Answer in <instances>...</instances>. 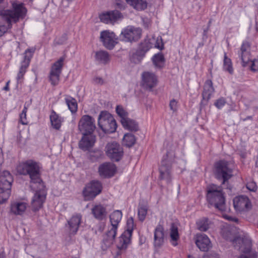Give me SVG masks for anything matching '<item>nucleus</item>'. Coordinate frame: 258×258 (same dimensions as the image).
Returning <instances> with one entry per match:
<instances>
[{"instance_id":"1","label":"nucleus","mask_w":258,"mask_h":258,"mask_svg":"<svg viewBox=\"0 0 258 258\" xmlns=\"http://www.w3.org/2000/svg\"><path fill=\"white\" fill-rule=\"evenodd\" d=\"M40 170L41 167L39 163L33 160H28L20 164L17 167V171L20 174L29 175L30 187L32 188H35L36 185H38L39 189L44 187V184L41 178Z\"/></svg>"},{"instance_id":"2","label":"nucleus","mask_w":258,"mask_h":258,"mask_svg":"<svg viewBox=\"0 0 258 258\" xmlns=\"http://www.w3.org/2000/svg\"><path fill=\"white\" fill-rule=\"evenodd\" d=\"M12 10H2L0 11V16L8 25H11L12 22L16 23L20 19H23L26 15L27 9L22 3H13Z\"/></svg>"},{"instance_id":"3","label":"nucleus","mask_w":258,"mask_h":258,"mask_svg":"<svg viewBox=\"0 0 258 258\" xmlns=\"http://www.w3.org/2000/svg\"><path fill=\"white\" fill-rule=\"evenodd\" d=\"M207 199L208 202L221 211L225 210V199L221 186L212 184L207 187Z\"/></svg>"},{"instance_id":"4","label":"nucleus","mask_w":258,"mask_h":258,"mask_svg":"<svg viewBox=\"0 0 258 258\" xmlns=\"http://www.w3.org/2000/svg\"><path fill=\"white\" fill-rule=\"evenodd\" d=\"M98 123L100 128L105 133H112L117 128L115 120L107 111H101L98 116Z\"/></svg>"},{"instance_id":"5","label":"nucleus","mask_w":258,"mask_h":258,"mask_svg":"<svg viewBox=\"0 0 258 258\" xmlns=\"http://www.w3.org/2000/svg\"><path fill=\"white\" fill-rule=\"evenodd\" d=\"M13 179L12 175L7 170L0 171V198L8 200L10 196L12 182Z\"/></svg>"},{"instance_id":"6","label":"nucleus","mask_w":258,"mask_h":258,"mask_svg":"<svg viewBox=\"0 0 258 258\" xmlns=\"http://www.w3.org/2000/svg\"><path fill=\"white\" fill-rule=\"evenodd\" d=\"M215 175L218 179H223L222 184H224L232 176V170L228 162L225 160H220L215 164Z\"/></svg>"},{"instance_id":"7","label":"nucleus","mask_w":258,"mask_h":258,"mask_svg":"<svg viewBox=\"0 0 258 258\" xmlns=\"http://www.w3.org/2000/svg\"><path fill=\"white\" fill-rule=\"evenodd\" d=\"M127 229L119 237L117 247L119 250H125L131 242V238L134 227V219L132 217L127 221Z\"/></svg>"},{"instance_id":"8","label":"nucleus","mask_w":258,"mask_h":258,"mask_svg":"<svg viewBox=\"0 0 258 258\" xmlns=\"http://www.w3.org/2000/svg\"><path fill=\"white\" fill-rule=\"evenodd\" d=\"M79 131L83 135H93L96 128L94 119L89 115H84L78 123Z\"/></svg>"},{"instance_id":"9","label":"nucleus","mask_w":258,"mask_h":258,"mask_svg":"<svg viewBox=\"0 0 258 258\" xmlns=\"http://www.w3.org/2000/svg\"><path fill=\"white\" fill-rule=\"evenodd\" d=\"M63 61L64 58L61 57L51 67L48 78L51 84L53 86L57 85L59 83Z\"/></svg>"},{"instance_id":"10","label":"nucleus","mask_w":258,"mask_h":258,"mask_svg":"<svg viewBox=\"0 0 258 258\" xmlns=\"http://www.w3.org/2000/svg\"><path fill=\"white\" fill-rule=\"evenodd\" d=\"M102 189L101 183L98 181H92L88 183L83 190V193L86 200L94 199L99 194Z\"/></svg>"},{"instance_id":"11","label":"nucleus","mask_w":258,"mask_h":258,"mask_svg":"<svg viewBox=\"0 0 258 258\" xmlns=\"http://www.w3.org/2000/svg\"><path fill=\"white\" fill-rule=\"evenodd\" d=\"M168 154L163 156L159 168L160 179L165 180L167 183L171 181L170 169L172 161L168 159Z\"/></svg>"},{"instance_id":"12","label":"nucleus","mask_w":258,"mask_h":258,"mask_svg":"<svg viewBox=\"0 0 258 258\" xmlns=\"http://www.w3.org/2000/svg\"><path fill=\"white\" fill-rule=\"evenodd\" d=\"M35 187V188L33 189L36 190V193L31 201L32 209L33 211L39 210L42 207L46 199V194L44 190L45 186L42 189L38 188V185H36Z\"/></svg>"},{"instance_id":"13","label":"nucleus","mask_w":258,"mask_h":258,"mask_svg":"<svg viewBox=\"0 0 258 258\" xmlns=\"http://www.w3.org/2000/svg\"><path fill=\"white\" fill-rule=\"evenodd\" d=\"M142 35V30L139 28L128 26L121 32V36L125 41H138Z\"/></svg>"},{"instance_id":"14","label":"nucleus","mask_w":258,"mask_h":258,"mask_svg":"<svg viewBox=\"0 0 258 258\" xmlns=\"http://www.w3.org/2000/svg\"><path fill=\"white\" fill-rule=\"evenodd\" d=\"M107 155L112 160L118 161L122 156V149L120 145L116 142L108 143L106 146Z\"/></svg>"},{"instance_id":"15","label":"nucleus","mask_w":258,"mask_h":258,"mask_svg":"<svg viewBox=\"0 0 258 258\" xmlns=\"http://www.w3.org/2000/svg\"><path fill=\"white\" fill-rule=\"evenodd\" d=\"M100 21L106 24H113L123 18L122 14L117 10H113L103 13L99 15Z\"/></svg>"},{"instance_id":"16","label":"nucleus","mask_w":258,"mask_h":258,"mask_svg":"<svg viewBox=\"0 0 258 258\" xmlns=\"http://www.w3.org/2000/svg\"><path fill=\"white\" fill-rule=\"evenodd\" d=\"M142 85L146 89L151 90L158 83L157 76L149 72H144L142 75Z\"/></svg>"},{"instance_id":"17","label":"nucleus","mask_w":258,"mask_h":258,"mask_svg":"<svg viewBox=\"0 0 258 258\" xmlns=\"http://www.w3.org/2000/svg\"><path fill=\"white\" fill-rule=\"evenodd\" d=\"M233 205L235 210L239 212L248 210L251 206L248 198L245 196L235 197L233 199Z\"/></svg>"},{"instance_id":"18","label":"nucleus","mask_w":258,"mask_h":258,"mask_svg":"<svg viewBox=\"0 0 258 258\" xmlns=\"http://www.w3.org/2000/svg\"><path fill=\"white\" fill-rule=\"evenodd\" d=\"M100 38L105 47L109 49H112L117 43L115 34L109 31L101 32Z\"/></svg>"},{"instance_id":"19","label":"nucleus","mask_w":258,"mask_h":258,"mask_svg":"<svg viewBox=\"0 0 258 258\" xmlns=\"http://www.w3.org/2000/svg\"><path fill=\"white\" fill-rule=\"evenodd\" d=\"M238 242L240 243V242L242 243L239 247V250L244 253L243 254L241 255L238 258H256L257 255L256 253L251 252V243L249 240H246L244 241L241 239H237L233 241V243Z\"/></svg>"},{"instance_id":"20","label":"nucleus","mask_w":258,"mask_h":258,"mask_svg":"<svg viewBox=\"0 0 258 258\" xmlns=\"http://www.w3.org/2000/svg\"><path fill=\"white\" fill-rule=\"evenodd\" d=\"M195 243L197 247L203 251H208L212 246L210 239L205 234H197Z\"/></svg>"},{"instance_id":"21","label":"nucleus","mask_w":258,"mask_h":258,"mask_svg":"<svg viewBox=\"0 0 258 258\" xmlns=\"http://www.w3.org/2000/svg\"><path fill=\"white\" fill-rule=\"evenodd\" d=\"M82 220L80 214L74 215L68 221L66 227L68 228L70 235H75L77 233Z\"/></svg>"},{"instance_id":"22","label":"nucleus","mask_w":258,"mask_h":258,"mask_svg":"<svg viewBox=\"0 0 258 258\" xmlns=\"http://www.w3.org/2000/svg\"><path fill=\"white\" fill-rule=\"evenodd\" d=\"M116 168L114 164L106 162L100 165L98 168L99 175L103 177H110L114 175Z\"/></svg>"},{"instance_id":"23","label":"nucleus","mask_w":258,"mask_h":258,"mask_svg":"<svg viewBox=\"0 0 258 258\" xmlns=\"http://www.w3.org/2000/svg\"><path fill=\"white\" fill-rule=\"evenodd\" d=\"M117 228L111 225L109 227L103 240L102 244L103 249H106L112 244L116 235Z\"/></svg>"},{"instance_id":"24","label":"nucleus","mask_w":258,"mask_h":258,"mask_svg":"<svg viewBox=\"0 0 258 258\" xmlns=\"http://www.w3.org/2000/svg\"><path fill=\"white\" fill-rule=\"evenodd\" d=\"M95 142V136L93 135H83L79 143V148L87 151L92 148Z\"/></svg>"},{"instance_id":"25","label":"nucleus","mask_w":258,"mask_h":258,"mask_svg":"<svg viewBox=\"0 0 258 258\" xmlns=\"http://www.w3.org/2000/svg\"><path fill=\"white\" fill-rule=\"evenodd\" d=\"M250 45L248 42H244L241 45L239 56L241 57L243 66L245 67L250 60Z\"/></svg>"},{"instance_id":"26","label":"nucleus","mask_w":258,"mask_h":258,"mask_svg":"<svg viewBox=\"0 0 258 258\" xmlns=\"http://www.w3.org/2000/svg\"><path fill=\"white\" fill-rule=\"evenodd\" d=\"M164 232L163 226L158 225L155 228L154 235V244L155 247H159L164 243Z\"/></svg>"},{"instance_id":"27","label":"nucleus","mask_w":258,"mask_h":258,"mask_svg":"<svg viewBox=\"0 0 258 258\" xmlns=\"http://www.w3.org/2000/svg\"><path fill=\"white\" fill-rule=\"evenodd\" d=\"M91 212L94 218L99 220L105 219L107 215V211L105 207L101 204L94 206Z\"/></svg>"},{"instance_id":"28","label":"nucleus","mask_w":258,"mask_h":258,"mask_svg":"<svg viewBox=\"0 0 258 258\" xmlns=\"http://www.w3.org/2000/svg\"><path fill=\"white\" fill-rule=\"evenodd\" d=\"M214 91L215 89L213 87L212 81L211 80H207L204 84V90L202 93L203 101L207 103Z\"/></svg>"},{"instance_id":"29","label":"nucleus","mask_w":258,"mask_h":258,"mask_svg":"<svg viewBox=\"0 0 258 258\" xmlns=\"http://www.w3.org/2000/svg\"><path fill=\"white\" fill-rule=\"evenodd\" d=\"M27 204L25 202H15L11 205V211L15 215H22L26 211Z\"/></svg>"},{"instance_id":"30","label":"nucleus","mask_w":258,"mask_h":258,"mask_svg":"<svg viewBox=\"0 0 258 258\" xmlns=\"http://www.w3.org/2000/svg\"><path fill=\"white\" fill-rule=\"evenodd\" d=\"M50 120L53 128L59 130L61 125L62 119L54 110L51 112Z\"/></svg>"},{"instance_id":"31","label":"nucleus","mask_w":258,"mask_h":258,"mask_svg":"<svg viewBox=\"0 0 258 258\" xmlns=\"http://www.w3.org/2000/svg\"><path fill=\"white\" fill-rule=\"evenodd\" d=\"M126 2L138 11H142L147 7L146 0H125Z\"/></svg>"},{"instance_id":"32","label":"nucleus","mask_w":258,"mask_h":258,"mask_svg":"<svg viewBox=\"0 0 258 258\" xmlns=\"http://www.w3.org/2000/svg\"><path fill=\"white\" fill-rule=\"evenodd\" d=\"M170 242L172 245L175 246L178 244L177 240L179 239V234L177 226L172 223L170 228Z\"/></svg>"},{"instance_id":"33","label":"nucleus","mask_w":258,"mask_h":258,"mask_svg":"<svg viewBox=\"0 0 258 258\" xmlns=\"http://www.w3.org/2000/svg\"><path fill=\"white\" fill-rule=\"evenodd\" d=\"M121 124L126 129L131 131H137L139 129L138 123L135 121L130 118L123 119Z\"/></svg>"},{"instance_id":"34","label":"nucleus","mask_w":258,"mask_h":258,"mask_svg":"<svg viewBox=\"0 0 258 258\" xmlns=\"http://www.w3.org/2000/svg\"><path fill=\"white\" fill-rule=\"evenodd\" d=\"M122 218V213L119 210L114 211L110 215L111 225L118 227V225Z\"/></svg>"},{"instance_id":"35","label":"nucleus","mask_w":258,"mask_h":258,"mask_svg":"<svg viewBox=\"0 0 258 258\" xmlns=\"http://www.w3.org/2000/svg\"><path fill=\"white\" fill-rule=\"evenodd\" d=\"M95 59L100 63L105 64L109 61V55L106 51H99L96 52Z\"/></svg>"},{"instance_id":"36","label":"nucleus","mask_w":258,"mask_h":258,"mask_svg":"<svg viewBox=\"0 0 258 258\" xmlns=\"http://www.w3.org/2000/svg\"><path fill=\"white\" fill-rule=\"evenodd\" d=\"M65 102L71 112L76 113L78 110V104L76 100L70 96H67Z\"/></svg>"},{"instance_id":"37","label":"nucleus","mask_w":258,"mask_h":258,"mask_svg":"<svg viewBox=\"0 0 258 258\" xmlns=\"http://www.w3.org/2000/svg\"><path fill=\"white\" fill-rule=\"evenodd\" d=\"M153 64L156 68H162L165 64V58L162 53L155 54L152 57Z\"/></svg>"},{"instance_id":"38","label":"nucleus","mask_w":258,"mask_h":258,"mask_svg":"<svg viewBox=\"0 0 258 258\" xmlns=\"http://www.w3.org/2000/svg\"><path fill=\"white\" fill-rule=\"evenodd\" d=\"M233 231L232 228L226 225L222 228L221 234L225 239L231 241L234 238Z\"/></svg>"},{"instance_id":"39","label":"nucleus","mask_w":258,"mask_h":258,"mask_svg":"<svg viewBox=\"0 0 258 258\" xmlns=\"http://www.w3.org/2000/svg\"><path fill=\"white\" fill-rule=\"evenodd\" d=\"M210 221L206 218H202L197 222L198 229L201 231H206L210 227Z\"/></svg>"},{"instance_id":"40","label":"nucleus","mask_w":258,"mask_h":258,"mask_svg":"<svg viewBox=\"0 0 258 258\" xmlns=\"http://www.w3.org/2000/svg\"><path fill=\"white\" fill-rule=\"evenodd\" d=\"M148 206L146 204L140 203L138 208V217L140 221H143L147 215Z\"/></svg>"},{"instance_id":"41","label":"nucleus","mask_w":258,"mask_h":258,"mask_svg":"<svg viewBox=\"0 0 258 258\" xmlns=\"http://www.w3.org/2000/svg\"><path fill=\"white\" fill-rule=\"evenodd\" d=\"M223 69L225 71H227L230 74L233 73V69L232 63L230 58L227 56L226 53H224Z\"/></svg>"},{"instance_id":"42","label":"nucleus","mask_w":258,"mask_h":258,"mask_svg":"<svg viewBox=\"0 0 258 258\" xmlns=\"http://www.w3.org/2000/svg\"><path fill=\"white\" fill-rule=\"evenodd\" d=\"M136 140L135 136L129 133L125 134L123 137V141L128 147L133 146L136 143Z\"/></svg>"},{"instance_id":"43","label":"nucleus","mask_w":258,"mask_h":258,"mask_svg":"<svg viewBox=\"0 0 258 258\" xmlns=\"http://www.w3.org/2000/svg\"><path fill=\"white\" fill-rule=\"evenodd\" d=\"M35 48H29L26 50L24 53V60L22 62H27L28 64L29 65L31 59L35 52Z\"/></svg>"},{"instance_id":"44","label":"nucleus","mask_w":258,"mask_h":258,"mask_svg":"<svg viewBox=\"0 0 258 258\" xmlns=\"http://www.w3.org/2000/svg\"><path fill=\"white\" fill-rule=\"evenodd\" d=\"M116 111L117 114L120 117V122L122 123L123 119L128 118L127 116V113L123 109V108L120 106H117L116 108Z\"/></svg>"},{"instance_id":"45","label":"nucleus","mask_w":258,"mask_h":258,"mask_svg":"<svg viewBox=\"0 0 258 258\" xmlns=\"http://www.w3.org/2000/svg\"><path fill=\"white\" fill-rule=\"evenodd\" d=\"M28 66H29V64H28L27 62H22L21 66L20 68V70H19V73L18 74V76H17L18 80H20L23 78L24 75L25 74V73L26 72V69L28 67Z\"/></svg>"},{"instance_id":"46","label":"nucleus","mask_w":258,"mask_h":258,"mask_svg":"<svg viewBox=\"0 0 258 258\" xmlns=\"http://www.w3.org/2000/svg\"><path fill=\"white\" fill-rule=\"evenodd\" d=\"M27 107L25 105L23 110H22V112L20 114V119L19 121L24 125L27 124V115L26 113L27 111Z\"/></svg>"},{"instance_id":"47","label":"nucleus","mask_w":258,"mask_h":258,"mask_svg":"<svg viewBox=\"0 0 258 258\" xmlns=\"http://www.w3.org/2000/svg\"><path fill=\"white\" fill-rule=\"evenodd\" d=\"M151 47V46L149 42L147 41H145L140 43L138 48L146 53Z\"/></svg>"},{"instance_id":"48","label":"nucleus","mask_w":258,"mask_h":258,"mask_svg":"<svg viewBox=\"0 0 258 258\" xmlns=\"http://www.w3.org/2000/svg\"><path fill=\"white\" fill-rule=\"evenodd\" d=\"M226 103V99L223 97H221L215 101L214 105L218 109H221L225 105Z\"/></svg>"},{"instance_id":"49","label":"nucleus","mask_w":258,"mask_h":258,"mask_svg":"<svg viewBox=\"0 0 258 258\" xmlns=\"http://www.w3.org/2000/svg\"><path fill=\"white\" fill-rule=\"evenodd\" d=\"M169 107L173 112H176L178 109V101L174 99H172L169 103Z\"/></svg>"},{"instance_id":"50","label":"nucleus","mask_w":258,"mask_h":258,"mask_svg":"<svg viewBox=\"0 0 258 258\" xmlns=\"http://www.w3.org/2000/svg\"><path fill=\"white\" fill-rule=\"evenodd\" d=\"M142 59L143 58L140 57V56L136 52L134 53L131 56V60L135 63H140Z\"/></svg>"},{"instance_id":"51","label":"nucleus","mask_w":258,"mask_h":258,"mask_svg":"<svg viewBox=\"0 0 258 258\" xmlns=\"http://www.w3.org/2000/svg\"><path fill=\"white\" fill-rule=\"evenodd\" d=\"M142 59L143 58L140 57V56L136 52L134 53L131 56V60L135 63H140Z\"/></svg>"},{"instance_id":"52","label":"nucleus","mask_w":258,"mask_h":258,"mask_svg":"<svg viewBox=\"0 0 258 258\" xmlns=\"http://www.w3.org/2000/svg\"><path fill=\"white\" fill-rule=\"evenodd\" d=\"M247 188L250 191H255L257 189V185L256 183L253 181H250L246 184Z\"/></svg>"},{"instance_id":"53","label":"nucleus","mask_w":258,"mask_h":258,"mask_svg":"<svg viewBox=\"0 0 258 258\" xmlns=\"http://www.w3.org/2000/svg\"><path fill=\"white\" fill-rule=\"evenodd\" d=\"M11 25L9 26L7 23V26L5 25L0 24V36H2L8 30V27L10 28Z\"/></svg>"},{"instance_id":"54","label":"nucleus","mask_w":258,"mask_h":258,"mask_svg":"<svg viewBox=\"0 0 258 258\" xmlns=\"http://www.w3.org/2000/svg\"><path fill=\"white\" fill-rule=\"evenodd\" d=\"M155 46L160 50L163 48V43H162L161 38H160V39L159 38H157Z\"/></svg>"},{"instance_id":"55","label":"nucleus","mask_w":258,"mask_h":258,"mask_svg":"<svg viewBox=\"0 0 258 258\" xmlns=\"http://www.w3.org/2000/svg\"><path fill=\"white\" fill-rule=\"evenodd\" d=\"M204 258H219V254L215 253H211L205 255Z\"/></svg>"},{"instance_id":"56","label":"nucleus","mask_w":258,"mask_h":258,"mask_svg":"<svg viewBox=\"0 0 258 258\" xmlns=\"http://www.w3.org/2000/svg\"><path fill=\"white\" fill-rule=\"evenodd\" d=\"M116 5L117 8L120 9V10H124L126 8V5L124 4L117 3Z\"/></svg>"},{"instance_id":"57","label":"nucleus","mask_w":258,"mask_h":258,"mask_svg":"<svg viewBox=\"0 0 258 258\" xmlns=\"http://www.w3.org/2000/svg\"><path fill=\"white\" fill-rule=\"evenodd\" d=\"M223 217L225 219H227L229 221H235V222L238 221V219H237L236 218H233V217L229 216L227 215H223Z\"/></svg>"},{"instance_id":"58","label":"nucleus","mask_w":258,"mask_h":258,"mask_svg":"<svg viewBox=\"0 0 258 258\" xmlns=\"http://www.w3.org/2000/svg\"><path fill=\"white\" fill-rule=\"evenodd\" d=\"M137 54H138L140 56V57H142L143 58L145 55V53L141 49H139V48L137 49L136 51L135 52Z\"/></svg>"},{"instance_id":"59","label":"nucleus","mask_w":258,"mask_h":258,"mask_svg":"<svg viewBox=\"0 0 258 258\" xmlns=\"http://www.w3.org/2000/svg\"><path fill=\"white\" fill-rule=\"evenodd\" d=\"M4 161V157L2 152V149L0 147V166L2 164ZM1 171V166H0V171Z\"/></svg>"},{"instance_id":"60","label":"nucleus","mask_w":258,"mask_h":258,"mask_svg":"<svg viewBox=\"0 0 258 258\" xmlns=\"http://www.w3.org/2000/svg\"><path fill=\"white\" fill-rule=\"evenodd\" d=\"M94 81L97 83L102 84L103 83V80L100 78H96L95 79Z\"/></svg>"},{"instance_id":"61","label":"nucleus","mask_w":258,"mask_h":258,"mask_svg":"<svg viewBox=\"0 0 258 258\" xmlns=\"http://www.w3.org/2000/svg\"><path fill=\"white\" fill-rule=\"evenodd\" d=\"M255 67V66L254 62L253 61H252L251 66V70H252L253 71H256L258 69V68H256Z\"/></svg>"},{"instance_id":"62","label":"nucleus","mask_w":258,"mask_h":258,"mask_svg":"<svg viewBox=\"0 0 258 258\" xmlns=\"http://www.w3.org/2000/svg\"><path fill=\"white\" fill-rule=\"evenodd\" d=\"M10 81H8L7 83V84L6 85V86L4 87V89L6 91H8L9 90V83Z\"/></svg>"},{"instance_id":"63","label":"nucleus","mask_w":258,"mask_h":258,"mask_svg":"<svg viewBox=\"0 0 258 258\" xmlns=\"http://www.w3.org/2000/svg\"><path fill=\"white\" fill-rule=\"evenodd\" d=\"M5 253L4 251H3L0 253V258H5Z\"/></svg>"},{"instance_id":"64","label":"nucleus","mask_w":258,"mask_h":258,"mask_svg":"<svg viewBox=\"0 0 258 258\" xmlns=\"http://www.w3.org/2000/svg\"><path fill=\"white\" fill-rule=\"evenodd\" d=\"M7 200H4L2 198H0V204H3L5 203Z\"/></svg>"}]
</instances>
